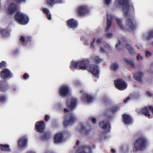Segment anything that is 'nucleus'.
Instances as JSON below:
<instances>
[{
    "mask_svg": "<svg viewBox=\"0 0 153 153\" xmlns=\"http://www.w3.org/2000/svg\"><path fill=\"white\" fill-rule=\"evenodd\" d=\"M124 16L126 17L125 25H123L122 19L121 18L114 17L111 14H107V26L106 31H108L111 27L112 21L114 18L116 21L118 29L124 30H127L131 33L133 32L136 29V27L134 25V18L131 16L129 12L127 15Z\"/></svg>",
    "mask_w": 153,
    "mask_h": 153,
    "instance_id": "f257e3e1",
    "label": "nucleus"
},
{
    "mask_svg": "<svg viewBox=\"0 0 153 153\" xmlns=\"http://www.w3.org/2000/svg\"><path fill=\"white\" fill-rule=\"evenodd\" d=\"M129 0H119L118 4L123 7L124 14L125 16L127 15L129 11L133 12L134 8L132 4H129Z\"/></svg>",
    "mask_w": 153,
    "mask_h": 153,
    "instance_id": "f03ea898",
    "label": "nucleus"
},
{
    "mask_svg": "<svg viewBox=\"0 0 153 153\" xmlns=\"http://www.w3.org/2000/svg\"><path fill=\"white\" fill-rule=\"evenodd\" d=\"M15 18L18 23L20 25H26L29 21L28 16L26 14L20 12L16 13L15 16Z\"/></svg>",
    "mask_w": 153,
    "mask_h": 153,
    "instance_id": "7ed1b4c3",
    "label": "nucleus"
},
{
    "mask_svg": "<svg viewBox=\"0 0 153 153\" xmlns=\"http://www.w3.org/2000/svg\"><path fill=\"white\" fill-rule=\"evenodd\" d=\"M76 118L71 112H68L64 117L63 122L64 126L65 127L72 124L75 120Z\"/></svg>",
    "mask_w": 153,
    "mask_h": 153,
    "instance_id": "20e7f679",
    "label": "nucleus"
},
{
    "mask_svg": "<svg viewBox=\"0 0 153 153\" xmlns=\"http://www.w3.org/2000/svg\"><path fill=\"white\" fill-rule=\"evenodd\" d=\"M75 11L79 16H85L88 14L89 9L86 5H81L76 8Z\"/></svg>",
    "mask_w": 153,
    "mask_h": 153,
    "instance_id": "39448f33",
    "label": "nucleus"
},
{
    "mask_svg": "<svg viewBox=\"0 0 153 153\" xmlns=\"http://www.w3.org/2000/svg\"><path fill=\"white\" fill-rule=\"evenodd\" d=\"M87 70L95 78H98L99 77V69L97 65L92 64Z\"/></svg>",
    "mask_w": 153,
    "mask_h": 153,
    "instance_id": "423d86ee",
    "label": "nucleus"
},
{
    "mask_svg": "<svg viewBox=\"0 0 153 153\" xmlns=\"http://www.w3.org/2000/svg\"><path fill=\"white\" fill-rule=\"evenodd\" d=\"M79 92L80 94H82V95L81 97V99L84 102L91 103L94 99V98L92 97L90 94L84 92L82 90L80 91Z\"/></svg>",
    "mask_w": 153,
    "mask_h": 153,
    "instance_id": "0eeeda50",
    "label": "nucleus"
},
{
    "mask_svg": "<svg viewBox=\"0 0 153 153\" xmlns=\"http://www.w3.org/2000/svg\"><path fill=\"white\" fill-rule=\"evenodd\" d=\"M114 83L115 87L119 90H124L127 87V83L122 79H119L115 80Z\"/></svg>",
    "mask_w": 153,
    "mask_h": 153,
    "instance_id": "6e6552de",
    "label": "nucleus"
},
{
    "mask_svg": "<svg viewBox=\"0 0 153 153\" xmlns=\"http://www.w3.org/2000/svg\"><path fill=\"white\" fill-rule=\"evenodd\" d=\"M70 92V88L69 86L66 84L62 85L59 90V94L62 97H65Z\"/></svg>",
    "mask_w": 153,
    "mask_h": 153,
    "instance_id": "1a4fd4ad",
    "label": "nucleus"
},
{
    "mask_svg": "<svg viewBox=\"0 0 153 153\" xmlns=\"http://www.w3.org/2000/svg\"><path fill=\"white\" fill-rule=\"evenodd\" d=\"M146 142V139L143 137H141L139 138L136 140L134 144V146L142 149L145 147Z\"/></svg>",
    "mask_w": 153,
    "mask_h": 153,
    "instance_id": "9d476101",
    "label": "nucleus"
},
{
    "mask_svg": "<svg viewBox=\"0 0 153 153\" xmlns=\"http://www.w3.org/2000/svg\"><path fill=\"white\" fill-rule=\"evenodd\" d=\"M89 61L88 59H82L78 61V69L82 70L88 69Z\"/></svg>",
    "mask_w": 153,
    "mask_h": 153,
    "instance_id": "9b49d317",
    "label": "nucleus"
},
{
    "mask_svg": "<svg viewBox=\"0 0 153 153\" xmlns=\"http://www.w3.org/2000/svg\"><path fill=\"white\" fill-rule=\"evenodd\" d=\"M100 127L105 132H109L111 130V128L109 122L107 120L101 121L100 122Z\"/></svg>",
    "mask_w": 153,
    "mask_h": 153,
    "instance_id": "f8f14e48",
    "label": "nucleus"
},
{
    "mask_svg": "<svg viewBox=\"0 0 153 153\" xmlns=\"http://www.w3.org/2000/svg\"><path fill=\"white\" fill-rule=\"evenodd\" d=\"M88 131L84 125L82 124H79L77 127L76 133L78 136L81 134H86L88 133Z\"/></svg>",
    "mask_w": 153,
    "mask_h": 153,
    "instance_id": "ddd939ff",
    "label": "nucleus"
},
{
    "mask_svg": "<svg viewBox=\"0 0 153 153\" xmlns=\"http://www.w3.org/2000/svg\"><path fill=\"white\" fill-rule=\"evenodd\" d=\"M77 101L76 98L71 97L67 100V105L69 108L72 109L76 106L77 102Z\"/></svg>",
    "mask_w": 153,
    "mask_h": 153,
    "instance_id": "4468645a",
    "label": "nucleus"
},
{
    "mask_svg": "<svg viewBox=\"0 0 153 153\" xmlns=\"http://www.w3.org/2000/svg\"><path fill=\"white\" fill-rule=\"evenodd\" d=\"M11 73L7 68H4L1 72L0 75L2 78L4 79L11 78Z\"/></svg>",
    "mask_w": 153,
    "mask_h": 153,
    "instance_id": "2eb2a0df",
    "label": "nucleus"
},
{
    "mask_svg": "<svg viewBox=\"0 0 153 153\" xmlns=\"http://www.w3.org/2000/svg\"><path fill=\"white\" fill-rule=\"evenodd\" d=\"M67 24L68 27L69 28H75L78 27V22L75 19L71 18L67 20Z\"/></svg>",
    "mask_w": 153,
    "mask_h": 153,
    "instance_id": "dca6fc26",
    "label": "nucleus"
},
{
    "mask_svg": "<svg viewBox=\"0 0 153 153\" xmlns=\"http://www.w3.org/2000/svg\"><path fill=\"white\" fill-rule=\"evenodd\" d=\"M10 88L9 85L4 80L0 81V91L5 92Z\"/></svg>",
    "mask_w": 153,
    "mask_h": 153,
    "instance_id": "f3484780",
    "label": "nucleus"
},
{
    "mask_svg": "<svg viewBox=\"0 0 153 153\" xmlns=\"http://www.w3.org/2000/svg\"><path fill=\"white\" fill-rule=\"evenodd\" d=\"M36 128L38 132L42 133L45 128V123L43 121H38L35 124Z\"/></svg>",
    "mask_w": 153,
    "mask_h": 153,
    "instance_id": "a211bd4d",
    "label": "nucleus"
},
{
    "mask_svg": "<svg viewBox=\"0 0 153 153\" xmlns=\"http://www.w3.org/2000/svg\"><path fill=\"white\" fill-rule=\"evenodd\" d=\"M28 140L26 137H21L18 142V146L21 148L25 147L27 146Z\"/></svg>",
    "mask_w": 153,
    "mask_h": 153,
    "instance_id": "6ab92c4d",
    "label": "nucleus"
},
{
    "mask_svg": "<svg viewBox=\"0 0 153 153\" xmlns=\"http://www.w3.org/2000/svg\"><path fill=\"white\" fill-rule=\"evenodd\" d=\"M18 9L17 5L14 4H12L7 9L6 11L8 13L11 14L17 11Z\"/></svg>",
    "mask_w": 153,
    "mask_h": 153,
    "instance_id": "aec40b11",
    "label": "nucleus"
},
{
    "mask_svg": "<svg viewBox=\"0 0 153 153\" xmlns=\"http://www.w3.org/2000/svg\"><path fill=\"white\" fill-rule=\"evenodd\" d=\"M63 140V135L62 133H57L54 136V142L56 144L62 142Z\"/></svg>",
    "mask_w": 153,
    "mask_h": 153,
    "instance_id": "412c9836",
    "label": "nucleus"
},
{
    "mask_svg": "<svg viewBox=\"0 0 153 153\" xmlns=\"http://www.w3.org/2000/svg\"><path fill=\"white\" fill-rule=\"evenodd\" d=\"M123 122L126 125L130 124L132 123L131 117L129 115L124 114L123 115Z\"/></svg>",
    "mask_w": 153,
    "mask_h": 153,
    "instance_id": "4be33fe9",
    "label": "nucleus"
},
{
    "mask_svg": "<svg viewBox=\"0 0 153 153\" xmlns=\"http://www.w3.org/2000/svg\"><path fill=\"white\" fill-rule=\"evenodd\" d=\"M78 153H92L91 148L89 147L83 146L80 148Z\"/></svg>",
    "mask_w": 153,
    "mask_h": 153,
    "instance_id": "5701e85b",
    "label": "nucleus"
},
{
    "mask_svg": "<svg viewBox=\"0 0 153 153\" xmlns=\"http://www.w3.org/2000/svg\"><path fill=\"white\" fill-rule=\"evenodd\" d=\"M64 2V0H46L47 4L52 7L55 4H61Z\"/></svg>",
    "mask_w": 153,
    "mask_h": 153,
    "instance_id": "b1692460",
    "label": "nucleus"
},
{
    "mask_svg": "<svg viewBox=\"0 0 153 153\" xmlns=\"http://www.w3.org/2000/svg\"><path fill=\"white\" fill-rule=\"evenodd\" d=\"M148 108L147 107H145L141 109L140 112H139L138 111L137 112L139 113L141 112L144 114L145 116L149 118L150 115L148 110Z\"/></svg>",
    "mask_w": 153,
    "mask_h": 153,
    "instance_id": "393cba45",
    "label": "nucleus"
},
{
    "mask_svg": "<svg viewBox=\"0 0 153 153\" xmlns=\"http://www.w3.org/2000/svg\"><path fill=\"white\" fill-rule=\"evenodd\" d=\"M143 76V73L140 71L136 72L134 74V78L137 81L140 82Z\"/></svg>",
    "mask_w": 153,
    "mask_h": 153,
    "instance_id": "a878e982",
    "label": "nucleus"
},
{
    "mask_svg": "<svg viewBox=\"0 0 153 153\" xmlns=\"http://www.w3.org/2000/svg\"><path fill=\"white\" fill-rule=\"evenodd\" d=\"M78 61H75L72 60L71 62L70 68L72 70H74L76 68L78 69Z\"/></svg>",
    "mask_w": 153,
    "mask_h": 153,
    "instance_id": "bb28decb",
    "label": "nucleus"
},
{
    "mask_svg": "<svg viewBox=\"0 0 153 153\" xmlns=\"http://www.w3.org/2000/svg\"><path fill=\"white\" fill-rule=\"evenodd\" d=\"M10 33V30H7V29H4L0 28V34L3 36L6 37L9 36Z\"/></svg>",
    "mask_w": 153,
    "mask_h": 153,
    "instance_id": "cd10ccee",
    "label": "nucleus"
},
{
    "mask_svg": "<svg viewBox=\"0 0 153 153\" xmlns=\"http://www.w3.org/2000/svg\"><path fill=\"white\" fill-rule=\"evenodd\" d=\"M29 38L27 37H25L23 36H21L20 37V41L22 42V43L24 45L25 44H28V45L30 44V42L28 41V39Z\"/></svg>",
    "mask_w": 153,
    "mask_h": 153,
    "instance_id": "c85d7f7f",
    "label": "nucleus"
},
{
    "mask_svg": "<svg viewBox=\"0 0 153 153\" xmlns=\"http://www.w3.org/2000/svg\"><path fill=\"white\" fill-rule=\"evenodd\" d=\"M141 38L143 40L148 41L150 39L148 32L142 33L141 36Z\"/></svg>",
    "mask_w": 153,
    "mask_h": 153,
    "instance_id": "c756f323",
    "label": "nucleus"
},
{
    "mask_svg": "<svg viewBox=\"0 0 153 153\" xmlns=\"http://www.w3.org/2000/svg\"><path fill=\"white\" fill-rule=\"evenodd\" d=\"M7 99L6 95L3 94H0V102L4 103L7 101Z\"/></svg>",
    "mask_w": 153,
    "mask_h": 153,
    "instance_id": "7c9ffc66",
    "label": "nucleus"
},
{
    "mask_svg": "<svg viewBox=\"0 0 153 153\" xmlns=\"http://www.w3.org/2000/svg\"><path fill=\"white\" fill-rule=\"evenodd\" d=\"M125 47L131 54H134L135 53L134 49L130 45L127 44L126 45Z\"/></svg>",
    "mask_w": 153,
    "mask_h": 153,
    "instance_id": "2f4dec72",
    "label": "nucleus"
},
{
    "mask_svg": "<svg viewBox=\"0 0 153 153\" xmlns=\"http://www.w3.org/2000/svg\"><path fill=\"white\" fill-rule=\"evenodd\" d=\"M42 11L44 13L47 14L48 19L49 20H51V14L49 10L48 9L43 8L42 9Z\"/></svg>",
    "mask_w": 153,
    "mask_h": 153,
    "instance_id": "473e14b6",
    "label": "nucleus"
},
{
    "mask_svg": "<svg viewBox=\"0 0 153 153\" xmlns=\"http://www.w3.org/2000/svg\"><path fill=\"white\" fill-rule=\"evenodd\" d=\"M124 60L125 62L128 65H130L132 67H134V64L132 60L126 58L124 59Z\"/></svg>",
    "mask_w": 153,
    "mask_h": 153,
    "instance_id": "72a5a7b5",
    "label": "nucleus"
},
{
    "mask_svg": "<svg viewBox=\"0 0 153 153\" xmlns=\"http://www.w3.org/2000/svg\"><path fill=\"white\" fill-rule=\"evenodd\" d=\"M51 137V135L49 133H45L41 137V139L43 140H46L50 138Z\"/></svg>",
    "mask_w": 153,
    "mask_h": 153,
    "instance_id": "f704fd0d",
    "label": "nucleus"
},
{
    "mask_svg": "<svg viewBox=\"0 0 153 153\" xmlns=\"http://www.w3.org/2000/svg\"><path fill=\"white\" fill-rule=\"evenodd\" d=\"M1 149L2 151L10 152V151L9 146L8 145H3L1 144Z\"/></svg>",
    "mask_w": 153,
    "mask_h": 153,
    "instance_id": "c9c22d12",
    "label": "nucleus"
},
{
    "mask_svg": "<svg viewBox=\"0 0 153 153\" xmlns=\"http://www.w3.org/2000/svg\"><path fill=\"white\" fill-rule=\"evenodd\" d=\"M120 151L122 153H127L129 151V147L128 146L121 147Z\"/></svg>",
    "mask_w": 153,
    "mask_h": 153,
    "instance_id": "e433bc0d",
    "label": "nucleus"
},
{
    "mask_svg": "<svg viewBox=\"0 0 153 153\" xmlns=\"http://www.w3.org/2000/svg\"><path fill=\"white\" fill-rule=\"evenodd\" d=\"M81 40L83 41L85 45H88V40L86 37L82 36L81 38Z\"/></svg>",
    "mask_w": 153,
    "mask_h": 153,
    "instance_id": "4c0bfd02",
    "label": "nucleus"
},
{
    "mask_svg": "<svg viewBox=\"0 0 153 153\" xmlns=\"http://www.w3.org/2000/svg\"><path fill=\"white\" fill-rule=\"evenodd\" d=\"M118 65L117 63H115L111 65V69L112 71H116L118 68Z\"/></svg>",
    "mask_w": 153,
    "mask_h": 153,
    "instance_id": "58836bf2",
    "label": "nucleus"
},
{
    "mask_svg": "<svg viewBox=\"0 0 153 153\" xmlns=\"http://www.w3.org/2000/svg\"><path fill=\"white\" fill-rule=\"evenodd\" d=\"M119 106L117 105L113 106L110 108V110L112 113H114L117 111V110L119 109Z\"/></svg>",
    "mask_w": 153,
    "mask_h": 153,
    "instance_id": "ea45409f",
    "label": "nucleus"
},
{
    "mask_svg": "<svg viewBox=\"0 0 153 153\" xmlns=\"http://www.w3.org/2000/svg\"><path fill=\"white\" fill-rule=\"evenodd\" d=\"M102 101L104 103H108L111 102V100L108 97L105 96L102 98Z\"/></svg>",
    "mask_w": 153,
    "mask_h": 153,
    "instance_id": "a19ab883",
    "label": "nucleus"
},
{
    "mask_svg": "<svg viewBox=\"0 0 153 153\" xmlns=\"http://www.w3.org/2000/svg\"><path fill=\"white\" fill-rule=\"evenodd\" d=\"M106 38L108 39H111L114 36L113 34L112 33H108L106 34L105 35Z\"/></svg>",
    "mask_w": 153,
    "mask_h": 153,
    "instance_id": "79ce46f5",
    "label": "nucleus"
},
{
    "mask_svg": "<svg viewBox=\"0 0 153 153\" xmlns=\"http://www.w3.org/2000/svg\"><path fill=\"white\" fill-rule=\"evenodd\" d=\"M74 83L76 87H79L81 85V83L78 80H75L74 82Z\"/></svg>",
    "mask_w": 153,
    "mask_h": 153,
    "instance_id": "37998d69",
    "label": "nucleus"
},
{
    "mask_svg": "<svg viewBox=\"0 0 153 153\" xmlns=\"http://www.w3.org/2000/svg\"><path fill=\"white\" fill-rule=\"evenodd\" d=\"M94 61L96 63H99L102 62V59L99 56H96L95 58Z\"/></svg>",
    "mask_w": 153,
    "mask_h": 153,
    "instance_id": "c03bdc74",
    "label": "nucleus"
},
{
    "mask_svg": "<svg viewBox=\"0 0 153 153\" xmlns=\"http://www.w3.org/2000/svg\"><path fill=\"white\" fill-rule=\"evenodd\" d=\"M7 65V63L4 61H2L0 62V68H1L6 67Z\"/></svg>",
    "mask_w": 153,
    "mask_h": 153,
    "instance_id": "a18cd8bd",
    "label": "nucleus"
},
{
    "mask_svg": "<svg viewBox=\"0 0 153 153\" xmlns=\"http://www.w3.org/2000/svg\"><path fill=\"white\" fill-rule=\"evenodd\" d=\"M136 59L137 61H139L143 60V57L140 54L137 53L136 56Z\"/></svg>",
    "mask_w": 153,
    "mask_h": 153,
    "instance_id": "49530a36",
    "label": "nucleus"
},
{
    "mask_svg": "<svg viewBox=\"0 0 153 153\" xmlns=\"http://www.w3.org/2000/svg\"><path fill=\"white\" fill-rule=\"evenodd\" d=\"M120 46L121 42L119 40H118V42L116 44V48L118 50H120Z\"/></svg>",
    "mask_w": 153,
    "mask_h": 153,
    "instance_id": "de8ad7c7",
    "label": "nucleus"
},
{
    "mask_svg": "<svg viewBox=\"0 0 153 153\" xmlns=\"http://www.w3.org/2000/svg\"><path fill=\"white\" fill-rule=\"evenodd\" d=\"M103 45L106 48V50H110L111 49V47L108 44L104 43L103 44Z\"/></svg>",
    "mask_w": 153,
    "mask_h": 153,
    "instance_id": "09e8293b",
    "label": "nucleus"
},
{
    "mask_svg": "<svg viewBox=\"0 0 153 153\" xmlns=\"http://www.w3.org/2000/svg\"><path fill=\"white\" fill-rule=\"evenodd\" d=\"M150 39L153 38V30H151L147 31Z\"/></svg>",
    "mask_w": 153,
    "mask_h": 153,
    "instance_id": "8fccbe9b",
    "label": "nucleus"
},
{
    "mask_svg": "<svg viewBox=\"0 0 153 153\" xmlns=\"http://www.w3.org/2000/svg\"><path fill=\"white\" fill-rule=\"evenodd\" d=\"M89 120L90 121H91L94 124H95L96 123V120L94 117H91L89 118Z\"/></svg>",
    "mask_w": 153,
    "mask_h": 153,
    "instance_id": "3c124183",
    "label": "nucleus"
},
{
    "mask_svg": "<svg viewBox=\"0 0 153 153\" xmlns=\"http://www.w3.org/2000/svg\"><path fill=\"white\" fill-rule=\"evenodd\" d=\"M112 0H104V3L106 5H109L110 4Z\"/></svg>",
    "mask_w": 153,
    "mask_h": 153,
    "instance_id": "603ef678",
    "label": "nucleus"
},
{
    "mask_svg": "<svg viewBox=\"0 0 153 153\" xmlns=\"http://www.w3.org/2000/svg\"><path fill=\"white\" fill-rule=\"evenodd\" d=\"M95 41H96V39H94L93 40V41L91 43L90 46H91V48H94V44L95 42Z\"/></svg>",
    "mask_w": 153,
    "mask_h": 153,
    "instance_id": "864d4df0",
    "label": "nucleus"
},
{
    "mask_svg": "<svg viewBox=\"0 0 153 153\" xmlns=\"http://www.w3.org/2000/svg\"><path fill=\"white\" fill-rule=\"evenodd\" d=\"M105 50L104 48L102 47H100V52L102 53H104L106 52V51Z\"/></svg>",
    "mask_w": 153,
    "mask_h": 153,
    "instance_id": "5fc2aeb1",
    "label": "nucleus"
},
{
    "mask_svg": "<svg viewBox=\"0 0 153 153\" xmlns=\"http://www.w3.org/2000/svg\"><path fill=\"white\" fill-rule=\"evenodd\" d=\"M12 90L13 91H17L18 90V88L16 86H13L12 87Z\"/></svg>",
    "mask_w": 153,
    "mask_h": 153,
    "instance_id": "6e6d98bb",
    "label": "nucleus"
},
{
    "mask_svg": "<svg viewBox=\"0 0 153 153\" xmlns=\"http://www.w3.org/2000/svg\"><path fill=\"white\" fill-rule=\"evenodd\" d=\"M152 56L151 53L149 51H146V57H148Z\"/></svg>",
    "mask_w": 153,
    "mask_h": 153,
    "instance_id": "4d7b16f0",
    "label": "nucleus"
},
{
    "mask_svg": "<svg viewBox=\"0 0 153 153\" xmlns=\"http://www.w3.org/2000/svg\"><path fill=\"white\" fill-rule=\"evenodd\" d=\"M50 118V117L48 115H46L45 117V121H48Z\"/></svg>",
    "mask_w": 153,
    "mask_h": 153,
    "instance_id": "13d9d810",
    "label": "nucleus"
},
{
    "mask_svg": "<svg viewBox=\"0 0 153 153\" xmlns=\"http://www.w3.org/2000/svg\"><path fill=\"white\" fill-rule=\"evenodd\" d=\"M15 1L18 3H25L26 2L25 0H15Z\"/></svg>",
    "mask_w": 153,
    "mask_h": 153,
    "instance_id": "bf43d9fd",
    "label": "nucleus"
},
{
    "mask_svg": "<svg viewBox=\"0 0 153 153\" xmlns=\"http://www.w3.org/2000/svg\"><path fill=\"white\" fill-rule=\"evenodd\" d=\"M102 40V39H101V38L98 39H97V40L96 42L97 44H100L101 43Z\"/></svg>",
    "mask_w": 153,
    "mask_h": 153,
    "instance_id": "052dcab7",
    "label": "nucleus"
},
{
    "mask_svg": "<svg viewBox=\"0 0 153 153\" xmlns=\"http://www.w3.org/2000/svg\"><path fill=\"white\" fill-rule=\"evenodd\" d=\"M130 100V98L129 97H127L126 99L124 100V102L125 103H126L128 102L129 100Z\"/></svg>",
    "mask_w": 153,
    "mask_h": 153,
    "instance_id": "680f3d73",
    "label": "nucleus"
},
{
    "mask_svg": "<svg viewBox=\"0 0 153 153\" xmlns=\"http://www.w3.org/2000/svg\"><path fill=\"white\" fill-rule=\"evenodd\" d=\"M29 76L26 73H25L23 76V78L25 79H27V77H28Z\"/></svg>",
    "mask_w": 153,
    "mask_h": 153,
    "instance_id": "e2e57ef3",
    "label": "nucleus"
},
{
    "mask_svg": "<svg viewBox=\"0 0 153 153\" xmlns=\"http://www.w3.org/2000/svg\"><path fill=\"white\" fill-rule=\"evenodd\" d=\"M140 149H140L139 148L136 147L135 146V148L133 149V150L134 152H135L136 151H137L138 150H140Z\"/></svg>",
    "mask_w": 153,
    "mask_h": 153,
    "instance_id": "0e129e2a",
    "label": "nucleus"
},
{
    "mask_svg": "<svg viewBox=\"0 0 153 153\" xmlns=\"http://www.w3.org/2000/svg\"><path fill=\"white\" fill-rule=\"evenodd\" d=\"M146 95L149 97H151L152 96V95L149 92H148L146 93Z\"/></svg>",
    "mask_w": 153,
    "mask_h": 153,
    "instance_id": "69168bd1",
    "label": "nucleus"
},
{
    "mask_svg": "<svg viewBox=\"0 0 153 153\" xmlns=\"http://www.w3.org/2000/svg\"><path fill=\"white\" fill-rule=\"evenodd\" d=\"M45 153H54L53 151L50 150H48Z\"/></svg>",
    "mask_w": 153,
    "mask_h": 153,
    "instance_id": "338daca9",
    "label": "nucleus"
},
{
    "mask_svg": "<svg viewBox=\"0 0 153 153\" xmlns=\"http://www.w3.org/2000/svg\"><path fill=\"white\" fill-rule=\"evenodd\" d=\"M111 151L112 153H115L116 152L115 150L113 149H111Z\"/></svg>",
    "mask_w": 153,
    "mask_h": 153,
    "instance_id": "774afa93",
    "label": "nucleus"
}]
</instances>
